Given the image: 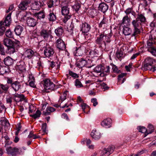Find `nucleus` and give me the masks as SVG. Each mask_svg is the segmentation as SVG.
<instances>
[{"mask_svg":"<svg viewBox=\"0 0 156 156\" xmlns=\"http://www.w3.org/2000/svg\"><path fill=\"white\" fill-rule=\"evenodd\" d=\"M3 42L4 44L8 48L9 52L12 53L15 52V46L16 45H19L20 43L18 41L14 42L8 38H5L3 41Z\"/></svg>","mask_w":156,"mask_h":156,"instance_id":"obj_1","label":"nucleus"},{"mask_svg":"<svg viewBox=\"0 0 156 156\" xmlns=\"http://www.w3.org/2000/svg\"><path fill=\"white\" fill-rule=\"evenodd\" d=\"M136 19L132 21L131 24L133 28L132 36H135L140 34L142 25Z\"/></svg>","mask_w":156,"mask_h":156,"instance_id":"obj_2","label":"nucleus"},{"mask_svg":"<svg viewBox=\"0 0 156 156\" xmlns=\"http://www.w3.org/2000/svg\"><path fill=\"white\" fill-rule=\"evenodd\" d=\"M155 62V61L154 59H145L143 62L144 66L142 67V69L146 70H151L152 69V71L154 72L156 70V67L154 66L153 67L152 66Z\"/></svg>","mask_w":156,"mask_h":156,"instance_id":"obj_3","label":"nucleus"},{"mask_svg":"<svg viewBox=\"0 0 156 156\" xmlns=\"http://www.w3.org/2000/svg\"><path fill=\"white\" fill-rule=\"evenodd\" d=\"M61 13L64 16L63 21L66 23L71 16V13L69 12V8L67 6H63L61 5Z\"/></svg>","mask_w":156,"mask_h":156,"instance_id":"obj_4","label":"nucleus"},{"mask_svg":"<svg viewBox=\"0 0 156 156\" xmlns=\"http://www.w3.org/2000/svg\"><path fill=\"white\" fill-rule=\"evenodd\" d=\"M7 153L12 156H16L17 154H20L22 152L21 148H18L16 147H9L6 149Z\"/></svg>","mask_w":156,"mask_h":156,"instance_id":"obj_5","label":"nucleus"},{"mask_svg":"<svg viewBox=\"0 0 156 156\" xmlns=\"http://www.w3.org/2000/svg\"><path fill=\"white\" fill-rule=\"evenodd\" d=\"M115 147L112 145L108 146L107 148H105L102 151L101 156H108L114 151Z\"/></svg>","mask_w":156,"mask_h":156,"instance_id":"obj_6","label":"nucleus"},{"mask_svg":"<svg viewBox=\"0 0 156 156\" xmlns=\"http://www.w3.org/2000/svg\"><path fill=\"white\" fill-rule=\"evenodd\" d=\"M44 87L46 90H53L54 88L55 85L51 82L50 80L46 79L44 80Z\"/></svg>","mask_w":156,"mask_h":156,"instance_id":"obj_7","label":"nucleus"},{"mask_svg":"<svg viewBox=\"0 0 156 156\" xmlns=\"http://www.w3.org/2000/svg\"><path fill=\"white\" fill-rule=\"evenodd\" d=\"M32 0H23L20 2L18 6L19 8L21 10H26L28 7L29 4L31 2Z\"/></svg>","mask_w":156,"mask_h":156,"instance_id":"obj_8","label":"nucleus"},{"mask_svg":"<svg viewBox=\"0 0 156 156\" xmlns=\"http://www.w3.org/2000/svg\"><path fill=\"white\" fill-rule=\"evenodd\" d=\"M105 36L104 33H102L100 34L99 36L97 37L96 40V43L100 47H102V45L103 43L104 44L105 46H106L105 42L104 41V38Z\"/></svg>","mask_w":156,"mask_h":156,"instance_id":"obj_9","label":"nucleus"},{"mask_svg":"<svg viewBox=\"0 0 156 156\" xmlns=\"http://www.w3.org/2000/svg\"><path fill=\"white\" fill-rule=\"evenodd\" d=\"M54 53L53 49L52 48L47 45L44 50V54L47 57H49L52 55Z\"/></svg>","mask_w":156,"mask_h":156,"instance_id":"obj_10","label":"nucleus"},{"mask_svg":"<svg viewBox=\"0 0 156 156\" xmlns=\"http://www.w3.org/2000/svg\"><path fill=\"white\" fill-rule=\"evenodd\" d=\"M80 31L82 33H86L89 31L90 29V25L86 23H83L80 27Z\"/></svg>","mask_w":156,"mask_h":156,"instance_id":"obj_11","label":"nucleus"},{"mask_svg":"<svg viewBox=\"0 0 156 156\" xmlns=\"http://www.w3.org/2000/svg\"><path fill=\"white\" fill-rule=\"evenodd\" d=\"M11 87L15 92H16L22 89V85L20 82L16 81L13 82Z\"/></svg>","mask_w":156,"mask_h":156,"instance_id":"obj_12","label":"nucleus"},{"mask_svg":"<svg viewBox=\"0 0 156 156\" xmlns=\"http://www.w3.org/2000/svg\"><path fill=\"white\" fill-rule=\"evenodd\" d=\"M57 47L59 49L64 50L66 48V45L64 41L61 39L59 38L56 41Z\"/></svg>","mask_w":156,"mask_h":156,"instance_id":"obj_13","label":"nucleus"},{"mask_svg":"<svg viewBox=\"0 0 156 156\" xmlns=\"http://www.w3.org/2000/svg\"><path fill=\"white\" fill-rule=\"evenodd\" d=\"M16 63V68L19 69L22 71L24 69L23 65L24 63L22 59H16L14 60V63Z\"/></svg>","mask_w":156,"mask_h":156,"instance_id":"obj_14","label":"nucleus"},{"mask_svg":"<svg viewBox=\"0 0 156 156\" xmlns=\"http://www.w3.org/2000/svg\"><path fill=\"white\" fill-rule=\"evenodd\" d=\"M108 5L104 2L101 3L99 4L98 6V10L103 12L105 13L108 9Z\"/></svg>","mask_w":156,"mask_h":156,"instance_id":"obj_15","label":"nucleus"},{"mask_svg":"<svg viewBox=\"0 0 156 156\" xmlns=\"http://www.w3.org/2000/svg\"><path fill=\"white\" fill-rule=\"evenodd\" d=\"M26 22L28 26L33 27L36 25L37 21L34 18L29 17L27 18Z\"/></svg>","mask_w":156,"mask_h":156,"instance_id":"obj_16","label":"nucleus"},{"mask_svg":"<svg viewBox=\"0 0 156 156\" xmlns=\"http://www.w3.org/2000/svg\"><path fill=\"white\" fill-rule=\"evenodd\" d=\"M90 135L95 140H98L100 139L101 137L100 132L95 130H93L90 133Z\"/></svg>","mask_w":156,"mask_h":156,"instance_id":"obj_17","label":"nucleus"},{"mask_svg":"<svg viewBox=\"0 0 156 156\" xmlns=\"http://www.w3.org/2000/svg\"><path fill=\"white\" fill-rule=\"evenodd\" d=\"M54 10V9H53L52 10H50L49 14L48 16V19L50 21L53 22L56 19V13L53 12Z\"/></svg>","mask_w":156,"mask_h":156,"instance_id":"obj_18","label":"nucleus"},{"mask_svg":"<svg viewBox=\"0 0 156 156\" xmlns=\"http://www.w3.org/2000/svg\"><path fill=\"white\" fill-rule=\"evenodd\" d=\"M22 55L23 56H24V57L28 58H31L35 55L34 52L30 49L27 50Z\"/></svg>","mask_w":156,"mask_h":156,"instance_id":"obj_19","label":"nucleus"},{"mask_svg":"<svg viewBox=\"0 0 156 156\" xmlns=\"http://www.w3.org/2000/svg\"><path fill=\"white\" fill-rule=\"evenodd\" d=\"M14 100L16 102L23 101L25 100V96L23 94H16L14 95Z\"/></svg>","mask_w":156,"mask_h":156,"instance_id":"obj_20","label":"nucleus"},{"mask_svg":"<svg viewBox=\"0 0 156 156\" xmlns=\"http://www.w3.org/2000/svg\"><path fill=\"white\" fill-rule=\"evenodd\" d=\"M112 122L111 119L107 118L104 119L101 123V125L106 128H109L111 126Z\"/></svg>","mask_w":156,"mask_h":156,"instance_id":"obj_21","label":"nucleus"},{"mask_svg":"<svg viewBox=\"0 0 156 156\" xmlns=\"http://www.w3.org/2000/svg\"><path fill=\"white\" fill-rule=\"evenodd\" d=\"M11 13H9L5 17L4 22L2 23L4 25L7 26L10 25L11 20Z\"/></svg>","mask_w":156,"mask_h":156,"instance_id":"obj_22","label":"nucleus"},{"mask_svg":"<svg viewBox=\"0 0 156 156\" xmlns=\"http://www.w3.org/2000/svg\"><path fill=\"white\" fill-rule=\"evenodd\" d=\"M55 32L57 36L59 37H61L64 33L63 27L61 26L58 27L55 30Z\"/></svg>","mask_w":156,"mask_h":156,"instance_id":"obj_23","label":"nucleus"},{"mask_svg":"<svg viewBox=\"0 0 156 156\" xmlns=\"http://www.w3.org/2000/svg\"><path fill=\"white\" fill-rule=\"evenodd\" d=\"M136 19L138 21H139L140 22V23L141 24L142 23H144L146 21L145 17L141 14H138Z\"/></svg>","mask_w":156,"mask_h":156,"instance_id":"obj_24","label":"nucleus"},{"mask_svg":"<svg viewBox=\"0 0 156 156\" xmlns=\"http://www.w3.org/2000/svg\"><path fill=\"white\" fill-rule=\"evenodd\" d=\"M55 111V108L49 106L47 108L46 111L43 112V114L44 115H50L51 112H54Z\"/></svg>","mask_w":156,"mask_h":156,"instance_id":"obj_25","label":"nucleus"},{"mask_svg":"<svg viewBox=\"0 0 156 156\" xmlns=\"http://www.w3.org/2000/svg\"><path fill=\"white\" fill-rule=\"evenodd\" d=\"M87 63V61L85 59H80L76 63V66L79 68H81L85 66Z\"/></svg>","mask_w":156,"mask_h":156,"instance_id":"obj_26","label":"nucleus"},{"mask_svg":"<svg viewBox=\"0 0 156 156\" xmlns=\"http://www.w3.org/2000/svg\"><path fill=\"white\" fill-rule=\"evenodd\" d=\"M132 29L128 27H124L123 28V33L125 35L127 36L132 34Z\"/></svg>","mask_w":156,"mask_h":156,"instance_id":"obj_27","label":"nucleus"},{"mask_svg":"<svg viewBox=\"0 0 156 156\" xmlns=\"http://www.w3.org/2000/svg\"><path fill=\"white\" fill-rule=\"evenodd\" d=\"M23 27L20 25L16 26L14 29L16 34L17 35H20L23 31Z\"/></svg>","mask_w":156,"mask_h":156,"instance_id":"obj_28","label":"nucleus"},{"mask_svg":"<svg viewBox=\"0 0 156 156\" xmlns=\"http://www.w3.org/2000/svg\"><path fill=\"white\" fill-rule=\"evenodd\" d=\"M40 2L39 1H35L32 4L31 8L33 10H38L40 9Z\"/></svg>","mask_w":156,"mask_h":156,"instance_id":"obj_29","label":"nucleus"},{"mask_svg":"<svg viewBox=\"0 0 156 156\" xmlns=\"http://www.w3.org/2000/svg\"><path fill=\"white\" fill-rule=\"evenodd\" d=\"M40 35L45 40L48 39L49 35L48 32L47 30L44 29L41 30L40 32Z\"/></svg>","mask_w":156,"mask_h":156,"instance_id":"obj_30","label":"nucleus"},{"mask_svg":"<svg viewBox=\"0 0 156 156\" xmlns=\"http://www.w3.org/2000/svg\"><path fill=\"white\" fill-rule=\"evenodd\" d=\"M155 44V42L151 36L150 37L149 40L147 41V44L148 49L154 47L153 44Z\"/></svg>","mask_w":156,"mask_h":156,"instance_id":"obj_31","label":"nucleus"},{"mask_svg":"<svg viewBox=\"0 0 156 156\" xmlns=\"http://www.w3.org/2000/svg\"><path fill=\"white\" fill-rule=\"evenodd\" d=\"M1 125L4 126L9 127L10 124L8 120L4 118H2L0 119Z\"/></svg>","mask_w":156,"mask_h":156,"instance_id":"obj_32","label":"nucleus"},{"mask_svg":"<svg viewBox=\"0 0 156 156\" xmlns=\"http://www.w3.org/2000/svg\"><path fill=\"white\" fill-rule=\"evenodd\" d=\"M130 17H129L127 15H126L124 16L122 20V24H126L127 25H129L130 23Z\"/></svg>","mask_w":156,"mask_h":156,"instance_id":"obj_33","label":"nucleus"},{"mask_svg":"<svg viewBox=\"0 0 156 156\" xmlns=\"http://www.w3.org/2000/svg\"><path fill=\"white\" fill-rule=\"evenodd\" d=\"M0 87L1 89H2L1 90L3 91V93H6L8 90L9 86L7 84H1Z\"/></svg>","mask_w":156,"mask_h":156,"instance_id":"obj_34","label":"nucleus"},{"mask_svg":"<svg viewBox=\"0 0 156 156\" xmlns=\"http://www.w3.org/2000/svg\"><path fill=\"white\" fill-rule=\"evenodd\" d=\"M34 16L37 18L40 19L41 18L44 19L45 17V15L44 11L43 10L39 12H38L34 13Z\"/></svg>","mask_w":156,"mask_h":156,"instance_id":"obj_35","label":"nucleus"},{"mask_svg":"<svg viewBox=\"0 0 156 156\" xmlns=\"http://www.w3.org/2000/svg\"><path fill=\"white\" fill-rule=\"evenodd\" d=\"M8 68L7 67L3 66L0 68V73L2 75L8 73Z\"/></svg>","mask_w":156,"mask_h":156,"instance_id":"obj_36","label":"nucleus"},{"mask_svg":"<svg viewBox=\"0 0 156 156\" xmlns=\"http://www.w3.org/2000/svg\"><path fill=\"white\" fill-rule=\"evenodd\" d=\"M83 54V51L80 48L76 49L75 50V52H74V55L75 56H80Z\"/></svg>","mask_w":156,"mask_h":156,"instance_id":"obj_37","label":"nucleus"},{"mask_svg":"<svg viewBox=\"0 0 156 156\" xmlns=\"http://www.w3.org/2000/svg\"><path fill=\"white\" fill-rule=\"evenodd\" d=\"M104 69V66L101 65H99L97 66L94 69V71L97 73H100L102 72Z\"/></svg>","mask_w":156,"mask_h":156,"instance_id":"obj_38","label":"nucleus"},{"mask_svg":"<svg viewBox=\"0 0 156 156\" xmlns=\"http://www.w3.org/2000/svg\"><path fill=\"white\" fill-rule=\"evenodd\" d=\"M4 62L5 64L7 66H11L14 63L13 59H4Z\"/></svg>","mask_w":156,"mask_h":156,"instance_id":"obj_39","label":"nucleus"},{"mask_svg":"<svg viewBox=\"0 0 156 156\" xmlns=\"http://www.w3.org/2000/svg\"><path fill=\"white\" fill-rule=\"evenodd\" d=\"M107 23V20L105 17H104L103 20L99 24V27H105Z\"/></svg>","mask_w":156,"mask_h":156,"instance_id":"obj_40","label":"nucleus"},{"mask_svg":"<svg viewBox=\"0 0 156 156\" xmlns=\"http://www.w3.org/2000/svg\"><path fill=\"white\" fill-rule=\"evenodd\" d=\"M88 12L92 18H94L97 14V11L95 9H90Z\"/></svg>","mask_w":156,"mask_h":156,"instance_id":"obj_41","label":"nucleus"},{"mask_svg":"<svg viewBox=\"0 0 156 156\" xmlns=\"http://www.w3.org/2000/svg\"><path fill=\"white\" fill-rule=\"evenodd\" d=\"M2 23V22H0V36L4 34L5 28Z\"/></svg>","mask_w":156,"mask_h":156,"instance_id":"obj_42","label":"nucleus"},{"mask_svg":"<svg viewBox=\"0 0 156 156\" xmlns=\"http://www.w3.org/2000/svg\"><path fill=\"white\" fill-rule=\"evenodd\" d=\"M138 129L139 132L143 133H144L146 135H147V133H148V130L146 128L143 126H139L138 127Z\"/></svg>","mask_w":156,"mask_h":156,"instance_id":"obj_43","label":"nucleus"},{"mask_svg":"<svg viewBox=\"0 0 156 156\" xmlns=\"http://www.w3.org/2000/svg\"><path fill=\"white\" fill-rule=\"evenodd\" d=\"M41 114V111L39 110H37L35 113L34 115H30V116L33 118L34 119H36L40 117Z\"/></svg>","mask_w":156,"mask_h":156,"instance_id":"obj_44","label":"nucleus"},{"mask_svg":"<svg viewBox=\"0 0 156 156\" xmlns=\"http://www.w3.org/2000/svg\"><path fill=\"white\" fill-rule=\"evenodd\" d=\"M147 130H148V133H147V134L151 133L154 130L153 126L151 124H149Z\"/></svg>","mask_w":156,"mask_h":156,"instance_id":"obj_45","label":"nucleus"},{"mask_svg":"<svg viewBox=\"0 0 156 156\" xmlns=\"http://www.w3.org/2000/svg\"><path fill=\"white\" fill-rule=\"evenodd\" d=\"M125 12L126 14V15L128 16L129 14H131L132 15H134L135 12L133 11V9L131 8H129L127 9L125 11Z\"/></svg>","mask_w":156,"mask_h":156,"instance_id":"obj_46","label":"nucleus"},{"mask_svg":"<svg viewBox=\"0 0 156 156\" xmlns=\"http://www.w3.org/2000/svg\"><path fill=\"white\" fill-rule=\"evenodd\" d=\"M5 35L8 37L12 38L13 35L10 29L8 30L5 32Z\"/></svg>","mask_w":156,"mask_h":156,"instance_id":"obj_47","label":"nucleus"},{"mask_svg":"<svg viewBox=\"0 0 156 156\" xmlns=\"http://www.w3.org/2000/svg\"><path fill=\"white\" fill-rule=\"evenodd\" d=\"M116 56L118 58H123L125 57V54H123L122 52V51H119L116 52Z\"/></svg>","mask_w":156,"mask_h":156,"instance_id":"obj_48","label":"nucleus"},{"mask_svg":"<svg viewBox=\"0 0 156 156\" xmlns=\"http://www.w3.org/2000/svg\"><path fill=\"white\" fill-rule=\"evenodd\" d=\"M148 50L153 55L156 56V49L154 47L148 49Z\"/></svg>","mask_w":156,"mask_h":156,"instance_id":"obj_49","label":"nucleus"},{"mask_svg":"<svg viewBox=\"0 0 156 156\" xmlns=\"http://www.w3.org/2000/svg\"><path fill=\"white\" fill-rule=\"evenodd\" d=\"M0 54L2 55H5V50L3 45L0 43Z\"/></svg>","mask_w":156,"mask_h":156,"instance_id":"obj_50","label":"nucleus"},{"mask_svg":"<svg viewBox=\"0 0 156 156\" xmlns=\"http://www.w3.org/2000/svg\"><path fill=\"white\" fill-rule=\"evenodd\" d=\"M69 73L70 76L74 78H78L79 77V76L76 73L73 72L69 70Z\"/></svg>","mask_w":156,"mask_h":156,"instance_id":"obj_51","label":"nucleus"},{"mask_svg":"<svg viewBox=\"0 0 156 156\" xmlns=\"http://www.w3.org/2000/svg\"><path fill=\"white\" fill-rule=\"evenodd\" d=\"M80 7V5L79 4H77L72 6V8L76 12L78 11Z\"/></svg>","mask_w":156,"mask_h":156,"instance_id":"obj_52","label":"nucleus"},{"mask_svg":"<svg viewBox=\"0 0 156 156\" xmlns=\"http://www.w3.org/2000/svg\"><path fill=\"white\" fill-rule=\"evenodd\" d=\"M47 4L49 8H51L53 6L54 1L53 0H50L47 2Z\"/></svg>","mask_w":156,"mask_h":156,"instance_id":"obj_53","label":"nucleus"},{"mask_svg":"<svg viewBox=\"0 0 156 156\" xmlns=\"http://www.w3.org/2000/svg\"><path fill=\"white\" fill-rule=\"evenodd\" d=\"M75 85L78 87H80L83 86L82 84L78 79H76V80Z\"/></svg>","mask_w":156,"mask_h":156,"instance_id":"obj_54","label":"nucleus"},{"mask_svg":"<svg viewBox=\"0 0 156 156\" xmlns=\"http://www.w3.org/2000/svg\"><path fill=\"white\" fill-rule=\"evenodd\" d=\"M109 66H107L105 67L104 66V69H103V70L102 72L106 74L107 73L109 72Z\"/></svg>","mask_w":156,"mask_h":156,"instance_id":"obj_55","label":"nucleus"},{"mask_svg":"<svg viewBox=\"0 0 156 156\" xmlns=\"http://www.w3.org/2000/svg\"><path fill=\"white\" fill-rule=\"evenodd\" d=\"M5 108L4 105L0 101V113L2 112L4 110H5Z\"/></svg>","mask_w":156,"mask_h":156,"instance_id":"obj_56","label":"nucleus"},{"mask_svg":"<svg viewBox=\"0 0 156 156\" xmlns=\"http://www.w3.org/2000/svg\"><path fill=\"white\" fill-rule=\"evenodd\" d=\"M12 98L9 97L6 98V102L7 103L11 105L12 102Z\"/></svg>","mask_w":156,"mask_h":156,"instance_id":"obj_57","label":"nucleus"},{"mask_svg":"<svg viewBox=\"0 0 156 156\" xmlns=\"http://www.w3.org/2000/svg\"><path fill=\"white\" fill-rule=\"evenodd\" d=\"M91 102L93 103V105L94 106H96L98 104V102L96 98H93L91 99Z\"/></svg>","mask_w":156,"mask_h":156,"instance_id":"obj_58","label":"nucleus"},{"mask_svg":"<svg viewBox=\"0 0 156 156\" xmlns=\"http://www.w3.org/2000/svg\"><path fill=\"white\" fill-rule=\"evenodd\" d=\"M7 82L8 84H10L11 87L13 83L12 79L11 78L7 77L6 78Z\"/></svg>","mask_w":156,"mask_h":156,"instance_id":"obj_59","label":"nucleus"},{"mask_svg":"<svg viewBox=\"0 0 156 156\" xmlns=\"http://www.w3.org/2000/svg\"><path fill=\"white\" fill-rule=\"evenodd\" d=\"M67 91H66L64 92L63 93V96L60 97L62 101H63L66 99V93L67 92Z\"/></svg>","mask_w":156,"mask_h":156,"instance_id":"obj_60","label":"nucleus"},{"mask_svg":"<svg viewBox=\"0 0 156 156\" xmlns=\"http://www.w3.org/2000/svg\"><path fill=\"white\" fill-rule=\"evenodd\" d=\"M5 133V134L6 133V134H5V136H3V135L2 136V137H3L6 140V141H5V147H6V145L8 144V141H7L9 139V137L7 135V133Z\"/></svg>","mask_w":156,"mask_h":156,"instance_id":"obj_61","label":"nucleus"},{"mask_svg":"<svg viewBox=\"0 0 156 156\" xmlns=\"http://www.w3.org/2000/svg\"><path fill=\"white\" fill-rule=\"evenodd\" d=\"M47 127V124L46 123H44L41 126V128L44 133H45L46 132V129Z\"/></svg>","mask_w":156,"mask_h":156,"instance_id":"obj_62","label":"nucleus"},{"mask_svg":"<svg viewBox=\"0 0 156 156\" xmlns=\"http://www.w3.org/2000/svg\"><path fill=\"white\" fill-rule=\"evenodd\" d=\"M36 135L33 134V132L32 131H31L29 133V134L28 136V138H33L34 139V137L36 136Z\"/></svg>","mask_w":156,"mask_h":156,"instance_id":"obj_63","label":"nucleus"},{"mask_svg":"<svg viewBox=\"0 0 156 156\" xmlns=\"http://www.w3.org/2000/svg\"><path fill=\"white\" fill-rule=\"evenodd\" d=\"M29 84L31 87L33 88H35L36 87V85L34 83V81H31L30 82Z\"/></svg>","mask_w":156,"mask_h":156,"instance_id":"obj_64","label":"nucleus"}]
</instances>
